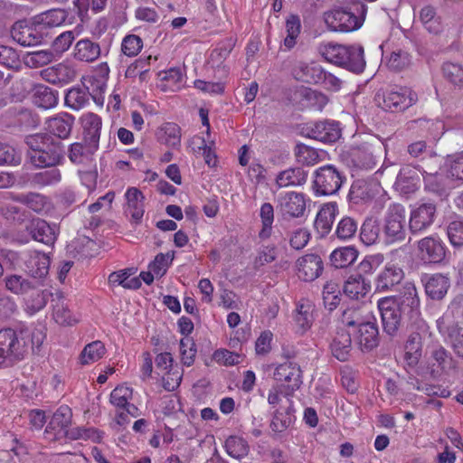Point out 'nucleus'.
I'll list each match as a JSON object with an SVG mask.
<instances>
[{
	"instance_id": "6ab92c4d",
	"label": "nucleus",
	"mask_w": 463,
	"mask_h": 463,
	"mask_svg": "<svg viewBox=\"0 0 463 463\" xmlns=\"http://www.w3.org/2000/svg\"><path fill=\"white\" fill-rule=\"evenodd\" d=\"M5 288L11 293L18 296H29L41 286L43 282L33 277L19 274L7 275L5 278Z\"/></svg>"
},
{
	"instance_id": "ddd939ff",
	"label": "nucleus",
	"mask_w": 463,
	"mask_h": 463,
	"mask_svg": "<svg viewBox=\"0 0 463 463\" xmlns=\"http://www.w3.org/2000/svg\"><path fill=\"white\" fill-rule=\"evenodd\" d=\"M21 259L24 261L27 272L43 282V279L49 273L50 257L38 250H27L21 254Z\"/></svg>"
},
{
	"instance_id": "0e129e2a",
	"label": "nucleus",
	"mask_w": 463,
	"mask_h": 463,
	"mask_svg": "<svg viewBox=\"0 0 463 463\" xmlns=\"http://www.w3.org/2000/svg\"><path fill=\"white\" fill-rule=\"evenodd\" d=\"M143 47L142 39L135 34H128L124 37L121 43L122 52L128 56L133 57L138 54Z\"/></svg>"
},
{
	"instance_id": "c756f323",
	"label": "nucleus",
	"mask_w": 463,
	"mask_h": 463,
	"mask_svg": "<svg viewBox=\"0 0 463 463\" xmlns=\"http://www.w3.org/2000/svg\"><path fill=\"white\" fill-rule=\"evenodd\" d=\"M323 68L317 63L296 61L292 68V74L298 80L307 83H319Z\"/></svg>"
},
{
	"instance_id": "5fc2aeb1",
	"label": "nucleus",
	"mask_w": 463,
	"mask_h": 463,
	"mask_svg": "<svg viewBox=\"0 0 463 463\" xmlns=\"http://www.w3.org/2000/svg\"><path fill=\"white\" fill-rule=\"evenodd\" d=\"M380 229L375 220L366 219L360 229V239L367 246L374 244L379 238Z\"/></svg>"
},
{
	"instance_id": "4468645a",
	"label": "nucleus",
	"mask_w": 463,
	"mask_h": 463,
	"mask_svg": "<svg viewBox=\"0 0 463 463\" xmlns=\"http://www.w3.org/2000/svg\"><path fill=\"white\" fill-rule=\"evenodd\" d=\"M278 203L279 212L287 218L303 216L307 207V200L304 194L298 192H287L284 194H280Z\"/></svg>"
},
{
	"instance_id": "864d4df0",
	"label": "nucleus",
	"mask_w": 463,
	"mask_h": 463,
	"mask_svg": "<svg viewBox=\"0 0 463 463\" xmlns=\"http://www.w3.org/2000/svg\"><path fill=\"white\" fill-rule=\"evenodd\" d=\"M411 55L402 50L392 51L386 61L387 67L394 71H402L410 67Z\"/></svg>"
},
{
	"instance_id": "79ce46f5",
	"label": "nucleus",
	"mask_w": 463,
	"mask_h": 463,
	"mask_svg": "<svg viewBox=\"0 0 463 463\" xmlns=\"http://www.w3.org/2000/svg\"><path fill=\"white\" fill-rule=\"evenodd\" d=\"M75 58L81 61L91 62L100 55V46L89 39H83L75 46Z\"/></svg>"
},
{
	"instance_id": "5701e85b",
	"label": "nucleus",
	"mask_w": 463,
	"mask_h": 463,
	"mask_svg": "<svg viewBox=\"0 0 463 463\" xmlns=\"http://www.w3.org/2000/svg\"><path fill=\"white\" fill-rule=\"evenodd\" d=\"M420 173L415 166L410 165L402 166L394 183L395 189L404 194L414 193L420 184Z\"/></svg>"
},
{
	"instance_id": "dca6fc26",
	"label": "nucleus",
	"mask_w": 463,
	"mask_h": 463,
	"mask_svg": "<svg viewBox=\"0 0 463 463\" xmlns=\"http://www.w3.org/2000/svg\"><path fill=\"white\" fill-rule=\"evenodd\" d=\"M421 260L430 263H440L446 257V246L438 236H428L418 241Z\"/></svg>"
},
{
	"instance_id": "09e8293b",
	"label": "nucleus",
	"mask_w": 463,
	"mask_h": 463,
	"mask_svg": "<svg viewBox=\"0 0 463 463\" xmlns=\"http://www.w3.org/2000/svg\"><path fill=\"white\" fill-rule=\"evenodd\" d=\"M277 256L278 248L275 244L261 245L256 251L252 267L255 270H259L263 266L275 261Z\"/></svg>"
},
{
	"instance_id": "b1692460",
	"label": "nucleus",
	"mask_w": 463,
	"mask_h": 463,
	"mask_svg": "<svg viewBox=\"0 0 463 463\" xmlns=\"http://www.w3.org/2000/svg\"><path fill=\"white\" fill-rule=\"evenodd\" d=\"M421 282L426 295L433 300L442 299L450 287L449 279L439 273L424 274L421 277Z\"/></svg>"
},
{
	"instance_id": "4c0bfd02",
	"label": "nucleus",
	"mask_w": 463,
	"mask_h": 463,
	"mask_svg": "<svg viewBox=\"0 0 463 463\" xmlns=\"http://www.w3.org/2000/svg\"><path fill=\"white\" fill-rule=\"evenodd\" d=\"M371 289V285L361 274L351 276L344 286L345 294L352 299L364 297Z\"/></svg>"
},
{
	"instance_id": "0eeeda50",
	"label": "nucleus",
	"mask_w": 463,
	"mask_h": 463,
	"mask_svg": "<svg viewBox=\"0 0 463 463\" xmlns=\"http://www.w3.org/2000/svg\"><path fill=\"white\" fill-rule=\"evenodd\" d=\"M345 176L334 165H326L317 168L313 176L312 189L316 195L335 194L341 188Z\"/></svg>"
},
{
	"instance_id": "473e14b6",
	"label": "nucleus",
	"mask_w": 463,
	"mask_h": 463,
	"mask_svg": "<svg viewBox=\"0 0 463 463\" xmlns=\"http://www.w3.org/2000/svg\"><path fill=\"white\" fill-rule=\"evenodd\" d=\"M314 310L315 306L309 299L302 298L298 302L294 319L301 334L311 328L314 321Z\"/></svg>"
},
{
	"instance_id": "37998d69",
	"label": "nucleus",
	"mask_w": 463,
	"mask_h": 463,
	"mask_svg": "<svg viewBox=\"0 0 463 463\" xmlns=\"http://www.w3.org/2000/svg\"><path fill=\"white\" fill-rule=\"evenodd\" d=\"M45 171L33 174L30 177L31 184L35 187L55 185L61 180V174L58 168L48 167Z\"/></svg>"
},
{
	"instance_id": "20e7f679",
	"label": "nucleus",
	"mask_w": 463,
	"mask_h": 463,
	"mask_svg": "<svg viewBox=\"0 0 463 463\" xmlns=\"http://www.w3.org/2000/svg\"><path fill=\"white\" fill-rule=\"evenodd\" d=\"M418 100L417 93L407 87H387L377 90L374 101L385 111L398 113L406 110Z\"/></svg>"
},
{
	"instance_id": "f8f14e48",
	"label": "nucleus",
	"mask_w": 463,
	"mask_h": 463,
	"mask_svg": "<svg viewBox=\"0 0 463 463\" xmlns=\"http://www.w3.org/2000/svg\"><path fill=\"white\" fill-rule=\"evenodd\" d=\"M274 379L285 383V394L291 395L303 383L302 371L297 363L287 361L275 368Z\"/></svg>"
},
{
	"instance_id": "4be33fe9",
	"label": "nucleus",
	"mask_w": 463,
	"mask_h": 463,
	"mask_svg": "<svg viewBox=\"0 0 463 463\" xmlns=\"http://www.w3.org/2000/svg\"><path fill=\"white\" fill-rule=\"evenodd\" d=\"M355 341L363 353L373 350L379 345V330L375 322H362L358 326Z\"/></svg>"
},
{
	"instance_id": "393cba45",
	"label": "nucleus",
	"mask_w": 463,
	"mask_h": 463,
	"mask_svg": "<svg viewBox=\"0 0 463 463\" xmlns=\"http://www.w3.org/2000/svg\"><path fill=\"white\" fill-rule=\"evenodd\" d=\"M98 147L85 142H75L70 146L68 157L72 164L81 167L93 165V163H96L94 154Z\"/></svg>"
},
{
	"instance_id": "4d7b16f0",
	"label": "nucleus",
	"mask_w": 463,
	"mask_h": 463,
	"mask_svg": "<svg viewBox=\"0 0 463 463\" xmlns=\"http://www.w3.org/2000/svg\"><path fill=\"white\" fill-rule=\"evenodd\" d=\"M444 77L454 86L463 89V67L458 63L445 62L442 66Z\"/></svg>"
},
{
	"instance_id": "1a4fd4ad",
	"label": "nucleus",
	"mask_w": 463,
	"mask_h": 463,
	"mask_svg": "<svg viewBox=\"0 0 463 463\" xmlns=\"http://www.w3.org/2000/svg\"><path fill=\"white\" fill-rule=\"evenodd\" d=\"M405 209L401 204L390 205L383 226L384 242L393 244L402 241L406 237L405 230Z\"/></svg>"
},
{
	"instance_id": "7ed1b4c3",
	"label": "nucleus",
	"mask_w": 463,
	"mask_h": 463,
	"mask_svg": "<svg viewBox=\"0 0 463 463\" xmlns=\"http://www.w3.org/2000/svg\"><path fill=\"white\" fill-rule=\"evenodd\" d=\"M320 52L328 62L354 73L363 72L366 65L364 48L361 45H343L330 43L324 45L320 49Z\"/></svg>"
},
{
	"instance_id": "bb28decb",
	"label": "nucleus",
	"mask_w": 463,
	"mask_h": 463,
	"mask_svg": "<svg viewBox=\"0 0 463 463\" xmlns=\"http://www.w3.org/2000/svg\"><path fill=\"white\" fill-rule=\"evenodd\" d=\"M338 213V205L335 202L325 203L315 220V229L321 238L326 237L332 230V225Z\"/></svg>"
},
{
	"instance_id": "774afa93",
	"label": "nucleus",
	"mask_w": 463,
	"mask_h": 463,
	"mask_svg": "<svg viewBox=\"0 0 463 463\" xmlns=\"http://www.w3.org/2000/svg\"><path fill=\"white\" fill-rule=\"evenodd\" d=\"M449 241L454 247L463 245V221L455 220L449 222L447 228Z\"/></svg>"
},
{
	"instance_id": "3c124183",
	"label": "nucleus",
	"mask_w": 463,
	"mask_h": 463,
	"mask_svg": "<svg viewBox=\"0 0 463 463\" xmlns=\"http://www.w3.org/2000/svg\"><path fill=\"white\" fill-rule=\"evenodd\" d=\"M227 454L236 459H241L249 453V445L245 439L237 436H230L225 441Z\"/></svg>"
},
{
	"instance_id": "9b49d317",
	"label": "nucleus",
	"mask_w": 463,
	"mask_h": 463,
	"mask_svg": "<svg viewBox=\"0 0 463 463\" xmlns=\"http://www.w3.org/2000/svg\"><path fill=\"white\" fill-rule=\"evenodd\" d=\"M381 140L373 137L354 149L353 161L354 165L361 169L371 170L377 165V156L383 150Z\"/></svg>"
},
{
	"instance_id": "6e6d98bb",
	"label": "nucleus",
	"mask_w": 463,
	"mask_h": 463,
	"mask_svg": "<svg viewBox=\"0 0 463 463\" xmlns=\"http://www.w3.org/2000/svg\"><path fill=\"white\" fill-rule=\"evenodd\" d=\"M52 317L55 322L61 326H71L77 322L71 311L64 304L62 297H60L56 304L53 305Z\"/></svg>"
},
{
	"instance_id": "9d476101",
	"label": "nucleus",
	"mask_w": 463,
	"mask_h": 463,
	"mask_svg": "<svg viewBox=\"0 0 463 463\" xmlns=\"http://www.w3.org/2000/svg\"><path fill=\"white\" fill-rule=\"evenodd\" d=\"M67 13L64 9L54 8L43 12L29 18L16 21L10 29H33L43 25V27H58L64 24Z\"/></svg>"
},
{
	"instance_id": "e2e57ef3",
	"label": "nucleus",
	"mask_w": 463,
	"mask_h": 463,
	"mask_svg": "<svg viewBox=\"0 0 463 463\" xmlns=\"http://www.w3.org/2000/svg\"><path fill=\"white\" fill-rule=\"evenodd\" d=\"M174 260V252L159 253L155 260L149 264V269L156 275L162 277L166 272L169 265Z\"/></svg>"
},
{
	"instance_id": "aec40b11",
	"label": "nucleus",
	"mask_w": 463,
	"mask_h": 463,
	"mask_svg": "<svg viewBox=\"0 0 463 463\" xmlns=\"http://www.w3.org/2000/svg\"><path fill=\"white\" fill-rule=\"evenodd\" d=\"M25 231L33 240L46 245H52L56 240V226L40 218L29 221L25 224Z\"/></svg>"
},
{
	"instance_id": "c85d7f7f",
	"label": "nucleus",
	"mask_w": 463,
	"mask_h": 463,
	"mask_svg": "<svg viewBox=\"0 0 463 463\" xmlns=\"http://www.w3.org/2000/svg\"><path fill=\"white\" fill-rule=\"evenodd\" d=\"M83 141L99 146L102 120L94 113H86L81 117Z\"/></svg>"
},
{
	"instance_id": "a18cd8bd",
	"label": "nucleus",
	"mask_w": 463,
	"mask_h": 463,
	"mask_svg": "<svg viewBox=\"0 0 463 463\" xmlns=\"http://www.w3.org/2000/svg\"><path fill=\"white\" fill-rule=\"evenodd\" d=\"M181 128L173 122L165 123L159 131V140L171 147H177L181 143Z\"/></svg>"
},
{
	"instance_id": "de8ad7c7",
	"label": "nucleus",
	"mask_w": 463,
	"mask_h": 463,
	"mask_svg": "<svg viewBox=\"0 0 463 463\" xmlns=\"http://www.w3.org/2000/svg\"><path fill=\"white\" fill-rule=\"evenodd\" d=\"M323 301L325 307L329 311H333L337 307L341 300V289L338 283L330 280L323 287Z\"/></svg>"
},
{
	"instance_id": "f257e3e1",
	"label": "nucleus",
	"mask_w": 463,
	"mask_h": 463,
	"mask_svg": "<svg viewBox=\"0 0 463 463\" xmlns=\"http://www.w3.org/2000/svg\"><path fill=\"white\" fill-rule=\"evenodd\" d=\"M384 332L393 335L403 318L417 323L420 317V301L416 286L406 282L397 296L385 297L378 300Z\"/></svg>"
},
{
	"instance_id": "72a5a7b5",
	"label": "nucleus",
	"mask_w": 463,
	"mask_h": 463,
	"mask_svg": "<svg viewBox=\"0 0 463 463\" xmlns=\"http://www.w3.org/2000/svg\"><path fill=\"white\" fill-rule=\"evenodd\" d=\"M155 362L157 369L166 372L168 375H172V383L169 381V376L167 378L163 377L164 388L167 391H174L177 388L181 383L182 376L178 373H170L174 362L172 354L167 352L161 353L156 355Z\"/></svg>"
},
{
	"instance_id": "bf43d9fd",
	"label": "nucleus",
	"mask_w": 463,
	"mask_h": 463,
	"mask_svg": "<svg viewBox=\"0 0 463 463\" xmlns=\"http://www.w3.org/2000/svg\"><path fill=\"white\" fill-rule=\"evenodd\" d=\"M181 362L185 366H191L197 353L196 345L192 337H184L179 344Z\"/></svg>"
},
{
	"instance_id": "e433bc0d",
	"label": "nucleus",
	"mask_w": 463,
	"mask_h": 463,
	"mask_svg": "<svg viewBox=\"0 0 463 463\" xmlns=\"http://www.w3.org/2000/svg\"><path fill=\"white\" fill-rule=\"evenodd\" d=\"M358 257V250L354 246L335 249L330 254V262L336 269H344L352 265Z\"/></svg>"
},
{
	"instance_id": "a878e982",
	"label": "nucleus",
	"mask_w": 463,
	"mask_h": 463,
	"mask_svg": "<svg viewBox=\"0 0 463 463\" xmlns=\"http://www.w3.org/2000/svg\"><path fill=\"white\" fill-rule=\"evenodd\" d=\"M422 334L411 332L404 345V366L407 369H414L422 355Z\"/></svg>"
},
{
	"instance_id": "a19ab883",
	"label": "nucleus",
	"mask_w": 463,
	"mask_h": 463,
	"mask_svg": "<svg viewBox=\"0 0 463 463\" xmlns=\"http://www.w3.org/2000/svg\"><path fill=\"white\" fill-rule=\"evenodd\" d=\"M373 185V183L364 179L355 180L349 191L350 200L354 203H359L372 199L375 194Z\"/></svg>"
},
{
	"instance_id": "c03bdc74",
	"label": "nucleus",
	"mask_w": 463,
	"mask_h": 463,
	"mask_svg": "<svg viewBox=\"0 0 463 463\" xmlns=\"http://www.w3.org/2000/svg\"><path fill=\"white\" fill-rule=\"evenodd\" d=\"M106 348L102 342L93 341L83 348L81 351L79 361L81 365L93 364L103 357Z\"/></svg>"
},
{
	"instance_id": "cd10ccee",
	"label": "nucleus",
	"mask_w": 463,
	"mask_h": 463,
	"mask_svg": "<svg viewBox=\"0 0 463 463\" xmlns=\"http://www.w3.org/2000/svg\"><path fill=\"white\" fill-rule=\"evenodd\" d=\"M127 208L126 213L131 217V221L137 224L141 222L144 213V195L136 187H130L126 192Z\"/></svg>"
},
{
	"instance_id": "6e6552de",
	"label": "nucleus",
	"mask_w": 463,
	"mask_h": 463,
	"mask_svg": "<svg viewBox=\"0 0 463 463\" xmlns=\"http://www.w3.org/2000/svg\"><path fill=\"white\" fill-rule=\"evenodd\" d=\"M351 12L344 8H335L324 13V21L328 29H360L364 24L367 7L359 4Z\"/></svg>"
},
{
	"instance_id": "69168bd1",
	"label": "nucleus",
	"mask_w": 463,
	"mask_h": 463,
	"mask_svg": "<svg viewBox=\"0 0 463 463\" xmlns=\"http://www.w3.org/2000/svg\"><path fill=\"white\" fill-rule=\"evenodd\" d=\"M132 388L125 385H119L111 392L110 402L118 408H122L129 400L132 399Z\"/></svg>"
},
{
	"instance_id": "58836bf2",
	"label": "nucleus",
	"mask_w": 463,
	"mask_h": 463,
	"mask_svg": "<svg viewBox=\"0 0 463 463\" xmlns=\"http://www.w3.org/2000/svg\"><path fill=\"white\" fill-rule=\"evenodd\" d=\"M33 103L44 109H52L58 103V92L45 85H37L34 88Z\"/></svg>"
},
{
	"instance_id": "412c9836",
	"label": "nucleus",
	"mask_w": 463,
	"mask_h": 463,
	"mask_svg": "<svg viewBox=\"0 0 463 463\" xmlns=\"http://www.w3.org/2000/svg\"><path fill=\"white\" fill-rule=\"evenodd\" d=\"M403 278V269L397 264L388 262L375 279V290L378 292L391 290L400 284Z\"/></svg>"
},
{
	"instance_id": "680f3d73",
	"label": "nucleus",
	"mask_w": 463,
	"mask_h": 463,
	"mask_svg": "<svg viewBox=\"0 0 463 463\" xmlns=\"http://www.w3.org/2000/svg\"><path fill=\"white\" fill-rule=\"evenodd\" d=\"M78 175L80 178L81 184L90 191L96 188L98 179L97 163H93V165L80 167L78 170Z\"/></svg>"
},
{
	"instance_id": "2eb2a0df",
	"label": "nucleus",
	"mask_w": 463,
	"mask_h": 463,
	"mask_svg": "<svg viewBox=\"0 0 463 463\" xmlns=\"http://www.w3.org/2000/svg\"><path fill=\"white\" fill-rule=\"evenodd\" d=\"M323 269V260L317 254H306L296 261L297 275L303 281H314L322 274Z\"/></svg>"
},
{
	"instance_id": "f03ea898",
	"label": "nucleus",
	"mask_w": 463,
	"mask_h": 463,
	"mask_svg": "<svg viewBox=\"0 0 463 463\" xmlns=\"http://www.w3.org/2000/svg\"><path fill=\"white\" fill-rule=\"evenodd\" d=\"M25 143L29 147L30 162L37 168L55 166L63 160L61 142L49 134L30 135L26 137Z\"/></svg>"
},
{
	"instance_id": "338daca9",
	"label": "nucleus",
	"mask_w": 463,
	"mask_h": 463,
	"mask_svg": "<svg viewBox=\"0 0 463 463\" xmlns=\"http://www.w3.org/2000/svg\"><path fill=\"white\" fill-rule=\"evenodd\" d=\"M449 339L454 352L463 357V326L455 325L449 328Z\"/></svg>"
},
{
	"instance_id": "7c9ffc66",
	"label": "nucleus",
	"mask_w": 463,
	"mask_h": 463,
	"mask_svg": "<svg viewBox=\"0 0 463 463\" xmlns=\"http://www.w3.org/2000/svg\"><path fill=\"white\" fill-rule=\"evenodd\" d=\"M331 353L334 357L341 362L348 361L352 351L351 334L345 330H339L333 337L330 344Z\"/></svg>"
},
{
	"instance_id": "f3484780",
	"label": "nucleus",
	"mask_w": 463,
	"mask_h": 463,
	"mask_svg": "<svg viewBox=\"0 0 463 463\" xmlns=\"http://www.w3.org/2000/svg\"><path fill=\"white\" fill-rule=\"evenodd\" d=\"M307 137L323 143L335 142L341 136L339 123L335 121H317L307 128Z\"/></svg>"
},
{
	"instance_id": "a211bd4d",
	"label": "nucleus",
	"mask_w": 463,
	"mask_h": 463,
	"mask_svg": "<svg viewBox=\"0 0 463 463\" xmlns=\"http://www.w3.org/2000/svg\"><path fill=\"white\" fill-rule=\"evenodd\" d=\"M436 206L431 203L420 204L411 213L409 227L412 233H419L430 227L435 218Z\"/></svg>"
},
{
	"instance_id": "052dcab7",
	"label": "nucleus",
	"mask_w": 463,
	"mask_h": 463,
	"mask_svg": "<svg viewBox=\"0 0 463 463\" xmlns=\"http://www.w3.org/2000/svg\"><path fill=\"white\" fill-rule=\"evenodd\" d=\"M35 291V295H33V292L31 293L32 295L25 300L27 309L32 313L42 310L46 306L49 298L52 297V293L48 289L39 290L38 288Z\"/></svg>"
},
{
	"instance_id": "c9c22d12",
	"label": "nucleus",
	"mask_w": 463,
	"mask_h": 463,
	"mask_svg": "<svg viewBox=\"0 0 463 463\" xmlns=\"http://www.w3.org/2000/svg\"><path fill=\"white\" fill-rule=\"evenodd\" d=\"M454 366L452 356L444 347L439 346L432 351L430 367L434 377L448 373Z\"/></svg>"
},
{
	"instance_id": "ea45409f",
	"label": "nucleus",
	"mask_w": 463,
	"mask_h": 463,
	"mask_svg": "<svg viewBox=\"0 0 463 463\" xmlns=\"http://www.w3.org/2000/svg\"><path fill=\"white\" fill-rule=\"evenodd\" d=\"M90 96L85 86L72 87L65 95V105L74 110L81 109L89 104Z\"/></svg>"
},
{
	"instance_id": "603ef678",
	"label": "nucleus",
	"mask_w": 463,
	"mask_h": 463,
	"mask_svg": "<svg viewBox=\"0 0 463 463\" xmlns=\"http://www.w3.org/2000/svg\"><path fill=\"white\" fill-rule=\"evenodd\" d=\"M10 33L14 41L24 47L40 44L43 39L42 31H10Z\"/></svg>"
},
{
	"instance_id": "2f4dec72",
	"label": "nucleus",
	"mask_w": 463,
	"mask_h": 463,
	"mask_svg": "<svg viewBox=\"0 0 463 463\" xmlns=\"http://www.w3.org/2000/svg\"><path fill=\"white\" fill-rule=\"evenodd\" d=\"M308 172L301 166L289 167L279 173L276 184L279 188L288 186H300L306 184Z\"/></svg>"
},
{
	"instance_id": "8fccbe9b",
	"label": "nucleus",
	"mask_w": 463,
	"mask_h": 463,
	"mask_svg": "<svg viewBox=\"0 0 463 463\" xmlns=\"http://www.w3.org/2000/svg\"><path fill=\"white\" fill-rule=\"evenodd\" d=\"M358 230V222L350 216H344L337 222L335 235L341 241H348L353 239Z\"/></svg>"
},
{
	"instance_id": "f704fd0d",
	"label": "nucleus",
	"mask_w": 463,
	"mask_h": 463,
	"mask_svg": "<svg viewBox=\"0 0 463 463\" xmlns=\"http://www.w3.org/2000/svg\"><path fill=\"white\" fill-rule=\"evenodd\" d=\"M73 123V116L62 113L48 119L47 128L53 136L64 139L70 136Z\"/></svg>"
},
{
	"instance_id": "13d9d810",
	"label": "nucleus",
	"mask_w": 463,
	"mask_h": 463,
	"mask_svg": "<svg viewBox=\"0 0 463 463\" xmlns=\"http://www.w3.org/2000/svg\"><path fill=\"white\" fill-rule=\"evenodd\" d=\"M292 421V417L289 413V407L286 408L284 411L277 409L274 411V415L270 422V429L275 433H281L291 425Z\"/></svg>"
},
{
	"instance_id": "49530a36",
	"label": "nucleus",
	"mask_w": 463,
	"mask_h": 463,
	"mask_svg": "<svg viewBox=\"0 0 463 463\" xmlns=\"http://www.w3.org/2000/svg\"><path fill=\"white\" fill-rule=\"evenodd\" d=\"M19 201L37 213H46L52 209V203L49 199L40 194L31 193L22 195Z\"/></svg>"
},
{
	"instance_id": "423d86ee",
	"label": "nucleus",
	"mask_w": 463,
	"mask_h": 463,
	"mask_svg": "<svg viewBox=\"0 0 463 463\" xmlns=\"http://www.w3.org/2000/svg\"><path fill=\"white\" fill-rule=\"evenodd\" d=\"M71 417L72 412L71 408L65 405L59 407L52 414L45 429V439L49 441H56L65 437L77 439L86 436L87 430H77V433H74L72 430L70 431L69 427L71 425Z\"/></svg>"
},
{
	"instance_id": "39448f33",
	"label": "nucleus",
	"mask_w": 463,
	"mask_h": 463,
	"mask_svg": "<svg viewBox=\"0 0 463 463\" xmlns=\"http://www.w3.org/2000/svg\"><path fill=\"white\" fill-rule=\"evenodd\" d=\"M24 331L0 330V366H10L24 359L27 351Z\"/></svg>"
}]
</instances>
